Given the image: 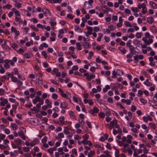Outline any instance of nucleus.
<instances>
[{"mask_svg":"<svg viewBox=\"0 0 157 157\" xmlns=\"http://www.w3.org/2000/svg\"><path fill=\"white\" fill-rule=\"evenodd\" d=\"M69 114L70 118L74 120H76L77 118L75 115L74 112L72 111H69Z\"/></svg>","mask_w":157,"mask_h":157,"instance_id":"16","label":"nucleus"},{"mask_svg":"<svg viewBox=\"0 0 157 157\" xmlns=\"http://www.w3.org/2000/svg\"><path fill=\"white\" fill-rule=\"evenodd\" d=\"M134 82L132 81H130L129 83L130 86L132 87L134 86L135 83H137L139 81V79L137 78H133Z\"/></svg>","mask_w":157,"mask_h":157,"instance_id":"12","label":"nucleus"},{"mask_svg":"<svg viewBox=\"0 0 157 157\" xmlns=\"http://www.w3.org/2000/svg\"><path fill=\"white\" fill-rule=\"evenodd\" d=\"M29 96H27V97H26L25 98H25H20V100H21V101L22 102V103H24L25 102V100H27V101H29Z\"/></svg>","mask_w":157,"mask_h":157,"instance_id":"43","label":"nucleus"},{"mask_svg":"<svg viewBox=\"0 0 157 157\" xmlns=\"http://www.w3.org/2000/svg\"><path fill=\"white\" fill-rule=\"evenodd\" d=\"M22 142H23V141L21 139H14V143L12 141L11 142V144L12 148L13 149L16 148L17 146H19L22 144Z\"/></svg>","mask_w":157,"mask_h":157,"instance_id":"2","label":"nucleus"},{"mask_svg":"<svg viewBox=\"0 0 157 157\" xmlns=\"http://www.w3.org/2000/svg\"><path fill=\"white\" fill-rule=\"evenodd\" d=\"M124 23L125 25L127 27H131L132 26L129 21H126L124 22Z\"/></svg>","mask_w":157,"mask_h":157,"instance_id":"56","label":"nucleus"},{"mask_svg":"<svg viewBox=\"0 0 157 157\" xmlns=\"http://www.w3.org/2000/svg\"><path fill=\"white\" fill-rule=\"evenodd\" d=\"M144 84L147 86H152L153 83L149 81V80L148 79H147L145 81L143 82Z\"/></svg>","mask_w":157,"mask_h":157,"instance_id":"17","label":"nucleus"},{"mask_svg":"<svg viewBox=\"0 0 157 157\" xmlns=\"http://www.w3.org/2000/svg\"><path fill=\"white\" fill-rule=\"evenodd\" d=\"M48 150V153H49L50 155L52 157H54V155H53V151H52V150L51 148H50L49 149H47Z\"/></svg>","mask_w":157,"mask_h":157,"instance_id":"35","label":"nucleus"},{"mask_svg":"<svg viewBox=\"0 0 157 157\" xmlns=\"http://www.w3.org/2000/svg\"><path fill=\"white\" fill-rule=\"evenodd\" d=\"M147 21L149 24H152L154 21L153 18L151 17H150L147 18Z\"/></svg>","mask_w":157,"mask_h":157,"instance_id":"37","label":"nucleus"},{"mask_svg":"<svg viewBox=\"0 0 157 157\" xmlns=\"http://www.w3.org/2000/svg\"><path fill=\"white\" fill-rule=\"evenodd\" d=\"M26 131V129L25 128L21 127L20 131L18 132V136L24 140H26L25 136V135Z\"/></svg>","mask_w":157,"mask_h":157,"instance_id":"5","label":"nucleus"},{"mask_svg":"<svg viewBox=\"0 0 157 157\" xmlns=\"http://www.w3.org/2000/svg\"><path fill=\"white\" fill-rule=\"evenodd\" d=\"M73 64L72 62L71 61H69L67 62V68L69 69L70 68V66Z\"/></svg>","mask_w":157,"mask_h":157,"instance_id":"61","label":"nucleus"},{"mask_svg":"<svg viewBox=\"0 0 157 157\" xmlns=\"http://www.w3.org/2000/svg\"><path fill=\"white\" fill-rule=\"evenodd\" d=\"M11 126L13 128V130H17L18 128L17 125L15 123H12L11 124Z\"/></svg>","mask_w":157,"mask_h":157,"instance_id":"40","label":"nucleus"},{"mask_svg":"<svg viewBox=\"0 0 157 157\" xmlns=\"http://www.w3.org/2000/svg\"><path fill=\"white\" fill-rule=\"evenodd\" d=\"M129 51L130 53L133 55H135L136 52V51L135 49V48L133 47L130 48H129Z\"/></svg>","mask_w":157,"mask_h":157,"instance_id":"36","label":"nucleus"},{"mask_svg":"<svg viewBox=\"0 0 157 157\" xmlns=\"http://www.w3.org/2000/svg\"><path fill=\"white\" fill-rule=\"evenodd\" d=\"M82 45L85 48H91V45L88 42H85L82 43Z\"/></svg>","mask_w":157,"mask_h":157,"instance_id":"20","label":"nucleus"},{"mask_svg":"<svg viewBox=\"0 0 157 157\" xmlns=\"http://www.w3.org/2000/svg\"><path fill=\"white\" fill-rule=\"evenodd\" d=\"M11 31L12 32L14 33L15 35L17 36H19L20 34V32L17 31L13 26H12L11 27Z\"/></svg>","mask_w":157,"mask_h":157,"instance_id":"19","label":"nucleus"},{"mask_svg":"<svg viewBox=\"0 0 157 157\" xmlns=\"http://www.w3.org/2000/svg\"><path fill=\"white\" fill-rule=\"evenodd\" d=\"M110 126H112L113 128H118L119 127V124L117 123V120L116 119L113 120L110 122Z\"/></svg>","mask_w":157,"mask_h":157,"instance_id":"8","label":"nucleus"},{"mask_svg":"<svg viewBox=\"0 0 157 157\" xmlns=\"http://www.w3.org/2000/svg\"><path fill=\"white\" fill-rule=\"evenodd\" d=\"M10 78L12 82H16L17 81L18 79L17 78L14 76L13 75H11V76H10Z\"/></svg>","mask_w":157,"mask_h":157,"instance_id":"34","label":"nucleus"},{"mask_svg":"<svg viewBox=\"0 0 157 157\" xmlns=\"http://www.w3.org/2000/svg\"><path fill=\"white\" fill-rule=\"evenodd\" d=\"M98 36L97 37V40L98 41H100L101 40V38L103 37V35L101 33H99L98 34Z\"/></svg>","mask_w":157,"mask_h":157,"instance_id":"33","label":"nucleus"},{"mask_svg":"<svg viewBox=\"0 0 157 157\" xmlns=\"http://www.w3.org/2000/svg\"><path fill=\"white\" fill-rule=\"evenodd\" d=\"M95 154V151H90L88 154V157H92Z\"/></svg>","mask_w":157,"mask_h":157,"instance_id":"46","label":"nucleus"},{"mask_svg":"<svg viewBox=\"0 0 157 157\" xmlns=\"http://www.w3.org/2000/svg\"><path fill=\"white\" fill-rule=\"evenodd\" d=\"M0 98L1 101L0 102V104L2 106H4L6 104L8 103V101L7 99L3 98Z\"/></svg>","mask_w":157,"mask_h":157,"instance_id":"13","label":"nucleus"},{"mask_svg":"<svg viewBox=\"0 0 157 157\" xmlns=\"http://www.w3.org/2000/svg\"><path fill=\"white\" fill-rule=\"evenodd\" d=\"M99 110L96 107H94L92 109L89 110V112L94 115L95 113H97L98 112Z\"/></svg>","mask_w":157,"mask_h":157,"instance_id":"10","label":"nucleus"},{"mask_svg":"<svg viewBox=\"0 0 157 157\" xmlns=\"http://www.w3.org/2000/svg\"><path fill=\"white\" fill-rule=\"evenodd\" d=\"M142 9V12L143 14H145L147 12V9L146 5L143 7Z\"/></svg>","mask_w":157,"mask_h":157,"instance_id":"48","label":"nucleus"},{"mask_svg":"<svg viewBox=\"0 0 157 157\" xmlns=\"http://www.w3.org/2000/svg\"><path fill=\"white\" fill-rule=\"evenodd\" d=\"M74 29L75 31H77L78 32L82 33V30L78 26L76 25L74 28Z\"/></svg>","mask_w":157,"mask_h":157,"instance_id":"30","label":"nucleus"},{"mask_svg":"<svg viewBox=\"0 0 157 157\" xmlns=\"http://www.w3.org/2000/svg\"><path fill=\"white\" fill-rule=\"evenodd\" d=\"M116 74L118 76H121L123 74V71L119 69H118L116 71Z\"/></svg>","mask_w":157,"mask_h":157,"instance_id":"47","label":"nucleus"},{"mask_svg":"<svg viewBox=\"0 0 157 157\" xmlns=\"http://www.w3.org/2000/svg\"><path fill=\"white\" fill-rule=\"evenodd\" d=\"M149 125L150 127L154 130H155L156 128V125L155 124L152 122L149 123Z\"/></svg>","mask_w":157,"mask_h":157,"instance_id":"44","label":"nucleus"},{"mask_svg":"<svg viewBox=\"0 0 157 157\" xmlns=\"http://www.w3.org/2000/svg\"><path fill=\"white\" fill-rule=\"evenodd\" d=\"M123 22L122 18L120 16L119 17V22L117 24V26L118 28L121 27L122 25Z\"/></svg>","mask_w":157,"mask_h":157,"instance_id":"21","label":"nucleus"},{"mask_svg":"<svg viewBox=\"0 0 157 157\" xmlns=\"http://www.w3.org/2000/svg\"><path fill=\"white\" fill-rule=\"evenodd\" d=\"M118 49L121 52L122 54H124L126 53V50L125 48L121 47H119L118 48Z\"/></svg>","mask_w":157,"mask_h":157,"instance_id":"24","label":"nucleus"},{"mask_svg":"<svg viewBox=\"0 0 157 157\" xmlns=\"http://www.w3.org/2000/svg\"><path fill=\"white\" fill-rule=\"evenodd\" d=\"M42 11L44 15L48 18L50 16V11L46 8H43Z\"/></svg>","mask_w":157,"mask_h":157,"instance_id":"9","label":"nucleus"},{"mask_svg":"<svg viewBox=\"0 0 157 157\" xmlns=\"http://www.w3.org/2000/svg\"><path fill=\"white\" fill-rule=\"evenodd\" d=\"M142 35V33L141 32H137L136 34V37L137 38H140Z\"/></svg>","mask_w":157,"mask_h":157,"instance_id":"45","label":"nucleus"},{"mask_svg":"<svg viewBox=\"0 0 157 157\" xmlns=\"http://www.w3.org/2000/svg\"><path fill=\"white\" fill-rule=\"evenodd\" d=\"M82 138L81 137L78 135L76 134L74 136V139L76 140H80Z\"/></svg>","mask_w":157,"mask_h":157,"instance_id":"55","label":"nucleus"},{"mask_svg":"<svg viewBox=\"0 0 157 157\" xmlns=\"http://www.w3.org/2000/svg\"><path fill=\"white\" fill-rule=\"evenodd\" d=\"M67 105V104L64 102H62L60 104V107L62 109H66Z\"/></svg>","mask_w":157,"mask_h":157,"instance_id":"28","label":"nucleus"},{"mask_svg":"<svg viewBox=\"0 0 157 157\" xmlns=\"http://www.w3.org/2000/svg\"><path fill=\"white\" fill-rule=\"evenodd\" d=\"M136 110V107L134 105H132L131 110L132 112H135Z\"/></svg>","mask_w":157,"mask_h":157,"instance_id":"63","label":"nucleus"},{"mask_svg":"<svg viewBox=\"0 0 157 157\" xmlns=\"http://www.w3.org/2000/svg\"><path fill=\"white\" fill-rule=\"evenodd\" d=\"M6 136V135L2 133L0 134V142H1L2 140L4 139Z\"/></svg>","mask_w":157,"mask_h":157,"instance_id":"59","label":"nucleus"},{"mask_svg":"<svg viewBox=\"0 0 157 157\" xmlns=\"http://www.w3.org/2000/svg\"><path fill=\"white\" fill-rule=\"evenodd\" d=\"M142 118L143 121L146 123H147L148 121H153V119L149 115L147 116H144Z\"/></svg>","mask_w":157,"mask_h":157,"instance_id":"11","label":"nucleus"},{"mask_svg":"<svg viewBox=\"0 0 157 157\" xmlns=\"http://www.w3.org/2000/svg\"><path fill=\"white\" fill-rule=\"evenodd\" d=\"M14 64V63L12 60L6 59L5 60V62L3 66L6 69H8L10 68V65L11 66H13Z\"/></svg>","mask_w":157,"mask_h":157,"instance_id":"3","label":"nucleus"},{"mask_svg":"<svg viewBox=\"0 0 157 157\" xmlns=\"http://www.w3.org/2000/svg\"><path fill=\"white\" fill-rule=\"evenodd\" d=\"M94 2L93 0H88L85 2L84 4V7L86 9H89L92 7V3Z\"/></svg>","mask_w":157,"mask_h":157,"instance_id":"6","label":"nucleus"},{"mask_svg":"<svg viewBox=\"0 0 157 157\" xmlns=\"http://www.w3.org/2000/svg\"><path fill=\"white\" fill-rule=\"evenodd\" d=\"M110 89V87L109 85H106L104 88L103 89V92L104 93L106 92L108 90Z\"/></svg>","mask_w":157,"mask_h":157,"instance_id":"41","label":"nucleus"},{"mask_svg":"<svg viewBox=\"0 0 157 157\" xmlns=\"http://www.w3.org/2000/svg\"><path fill=\"white\" fill-rule=\"evenodd\" d=\"M30 27L33 30H34V31L36 32H38L39 31V29H38L33 25H31L30 26Z\"/></svg>","mask_w":157,"mask_h":157,"instance_id":"60","label":"nucleus"},{"mask_svg":"<svg viewBox=\"0 0 157 157\" xmlns=\"http://www.w3.org/2000/svg\"><path fill=\"white\" fill-rule=\"evenodd\" d=\"M141 128L145 130L147 132H148V131L149 129V127H147L145 124H143L141 125Z\"/></svg>","mask_w":157,"mask_h":157,"instance_id":"39","label":"nucleus"},{"mask_svg":"<svg viewBox=\"0 0 157 157\" xmlns=\"http://www.w3.org/2000/svg\"><path fill=\"white\" fill-rule=\"evenodd\" d=\"M39 143V140L37 138H35L30 143V145L32 146H33L38 144Z\"/></svg>","mask_w":157,"mask_h":157,"instance_id":"18","label":"nucleus"},{"mask_svg":"<svg viewBox=\"0 0 157 157\" xmlns=\"http://www.w3.org/2000/svg\"><path fill=\"white\" fill-rule=\"evenodd\" d=\"M133 43L135 46H139L140 42L138 40L136 39H134L133 40Z\"/></svg>","mask_w":157,"mask_h":157,"instance_id":"26","label":"nucleus"},{"mask_svg":"<svg viewBox=\"0 0 157 157\" xmlns=\"http://www.w3.org/2000/svg\"><path fill=\"white\" fill-rule=\"evenodd\" d=\"M59 125H67L71 124V122L65 121V117L64 116H60L59 118Z\"/></svg>","mask_w":157,"mask_h":157,"instance_id":"4","label":"nucleus"},{"mask_svg":"<svg viewBox=\"0 0 157 157\" xmlns=\"http://www.w3.org/2000/svg\"><path fill=\"white\" fill-rule=\"evenodd\" d=\"M94 146L95 148H98L101 150H103L104 149V147H101L98 144H94Z\"/></svg>","mask_w":157,"mask_h":157,"instance_id":"32","label":"nucleus"},{"mask_svg":"<svg viewBox=\"0 0 157 157\" xmlns=\"http://www.w3.org/2000/svg\"><path fill=\"white\" fill-rule=\"evenodd\" d=\"M12 7V5L10 4H8L6 6H3V9H10Z\"/></svg>","mask_w":157,"mask_h":157,"instance_id":"50","label":"nucleus"},{"mask_svg":"<svg viewBox=\"0 0 157 157\" xmlns=\"http://www.w3.org/2000/svg\"><path fill=\"white\" fill-rule=\"evenodd\" d=\"M82 144L84 145H88L90 146H91L92 145V144L90 140H82Z\"/></svg>","mask_w":157,"mask_h":157,"instance_id":"23","label":"nucleus"},{"mask_svg":"<svg viewBox=\"0 0 157 157\" xmlns=\"http://www.w3.org/2000/svg\"><path fill=\"white\" fill-rule=\"evenodd\" d=\"M45 102L47 104L48 106L49 107V108H51L52 107V103L50 101L49 99H46L45 100Z\"/></svg>","mask_w":157,"mask_h":157,"instance_id":"25","label":"nucleus"},{"mask_svg":"<svg viewBox=\"0 0 157 157\" xmlns=\"http://www.w3.org/2000/svg\"><path fill=\"white\" fill-rule=\"evenodd\" d=\"M11 45L12 48H14V49H17L18 48L17 45L15 43H13L11 44Z\"/></svg>","mask_w":157,"mask_h":157,"instance_id":"51","label":"nucleus"},{"mask_svg":"<svg viewBox=\"0 0 157 157\" xmlns=\"http://www.w3.org/2000/svg\"><path fill=\"white\" fill-rule=\"evenodd\" d=\"M131 10L134 13H137L138 12V10L137 7H132Z\"/></svg>","mask_w":157,"mask_h":157,"instance_id":"52","label":"nucleus"},{"mask_svg":"<svg viewBox=\"0 0 157 157\" xmlns=\"http://www.w3.org/2000/svg\"><path fill=\"white\" fill-rule=\"evenodd\" d=\"M127 139L126 140L128 144H131L132 142L131 140L132 138V137L130 135H128L127 136Z\"/></svg>","mask_w":157,"mask_h":157,"instance_id":"29","label":"nucleus"},{"mask_svg":"<svg viewBox=\"0 0 157 157\" xmlns=\"http://www.w3.org/2000/svg\"><path fill=\"white\" fill-rule=\"evenodd\" d=\"M152 86H150V87L149 88V90L151 91H154L156 87L155 85L154 84H152Z\"/></svg>","mask_w":157,"mask_h":157,"instance_id":"49","label":"nucleus"},{"mask_svg":"<svg viewBox=\"0 0 157 157\" xmlns=\"http://www.w3.org/2000/svg\"><path fill=\"white\" fill-rule=\"evenodd\" d=\"M145 36L142 38V40L146 45H149L153 42V40L150 38V34L149 33H146Z\"/></svg>","mask_w":157,"mask_h":157,"instance_id":"1","label":"nucleus"},{"mask_svg":"<svg viewBox=\"0 0 157 157\" xmlns=\"http://www.w3.org/2000/svg\"><path fill=\"white\" fill-rule=\"evenodd\" d=\"M95 77V75L93 74H90L89 75V76L88 77H86L87 79L89 80H91L92 78H94Z\"/></svg>","mask_w":157,"mask_h":157,"instance_id":"42","label":"nucleus"},{"mask_svg":"<svg viewBox=\"0 0 157 157\" xmlns=\"http://www.w3.org/2000/svg\"><path fill=\"white\" fill-rule=\"evenodd\" d=\"M149 5L153 9H157V5L154 2L150 1L149 2Z\"/></svg>","mask_w":157,"mask_h":157,"instance_id":"22","label":"nucleus"},{"mask_svg":"<svg viewBox=\"0 0 157 157\" xmlns=\"http://www.w3.org/2000/svg\"><path fill=\"white\" fill-rule=\"evenodd\" d=\"M64 135L63 133H60L58 134L57 136L56 137V139L59 141L61 142L62 139L64 138Z\"/></svg>","mask_w":157,"mask_h":157,"instance_id":"15","label":"nucleus"},{"mask_svg":"<svg viewBox=\"0 0 157 157\" xmlns=\"http://www.w3.org/2000/svg\"><path fill=\"white\" fill-rule=\"evenodd\" d=\"M145 5H146L144 3H139L138 4V5L137 7L138 8L140 9L141 8H142L143 7H144V6H145Z\"/></svg>","mask_w":157,"mask_h":157,"instance_id":"53","label":"nucleus"},{"mask_svg":"<svg viewBox=\"0 0 157 157\" xmlns=\"http://www.w3.org/2000/svg\"><path fill=\"white\" fill-rule=\"evenodd\" d=\"M14 6L15 7L17 8L18 9H19L21 7V4L18 2H16L14 4Z\"/></svg>","mask_w":157,"mask_h":157,"instance_id":"58","label":"nucleus"},{"mask_svg":"<svg viewBox=\"0 0 157 157\" xmlns=\"http://www.w3.org/2000/svg\"><path fill=\"white\" fill-rule=\"evenodd\" d=\"M37 121V120L36 119L33 118H31L30 120V123L32 124H35Z\"/></svg>","mask_w":157,"mask_h":157,"instance_id":"38","label":"nucleus"},{"mask_svg":"<svg viewBox=\"0 0 157 157\" xmlns=\"http://www.w3.org/2000/svg\"><path fill=\"white\" fill-rule=\"evenodd\" d=\"M41 55L44 56V58L46 59L48 57L46 52L45 51H43L41 52Z\"/></svg>","mask_w":157,"mask_h":157,"instance_id":"57","label":"nucleus"},{"mask_svg":"<svg viewBox=\"0 0 157 157\" xmlns=\"http://www.w3.org/2000/svg\"><path fill=\"white\" fill-rule=\"evenodd\" d=\"M48 138V137L46 136H44L41 140V142L42 144L46 143Z\"/></svg>","mask_w":157,"mask_h":157,"instance_id":"54","label":"nucleus"},{"mask_svg":"<svg viewBox=\"0 0 157 157\" xmlns=\"http://www.w3.org/2000/svg\"><path fill=\"white\" fill-rule=\"evenodd\" d=\"M39 102V104H42V102H44L43 99H41L40 96H36L35 98L32 100V102L34 104H36L37 102Z\"/></svg>","mask_w":157,"mask_h":157,"instance_id":"7","label":"nucleus"},{"mask_svg":"<svg viewBox=\"0 0 157 157\" xmlns=\"http://www.w3.org/2000/svg\"><path fill=\"white\" fill-rule=\"evenodd\" d=\"M140 101L144 105L146 104L147 102V101L143 98H140Z\"/></svg>","mask_w":157,"mask_h":157,"instance_id":"62","label":"nucleus"},{"mask_svg":"<svg viewBox=\"0 0 157 157\" xmlns=\"http://www.w3.org/2000/svg\"><path fill=\"white\" fill-rule=\"evenodd\" d=\"M24 56L26 59H29L31 57V55L28 53H25Z\"/></svg>","mask_w":157,"mask_h":157,"instance_id":"64","label":"nucleus"},{"mask_svg":"<svg viewBox=\"0 0 157 157\" xmlns=\"http://www.w3.org/2000/svg\"><path fill=\"white\" fill-rule=\"evenodd\" d=\"M15 20L16 22H18L20 24L22 23L23 22L22 20L20 17L16 16L15 18Z\"/></svg>","mask_w":157,"mask_h":157,"instance_id":"31","label":"nucleus"},{"mask_svg":"<svg viewBox=\"0 0 157 157\" xmlns=\"http://www.w3.org/2000/svg\"><path fill=\"white\" fill-rule=\"evenodd\" d=\"M75 44L76 46V49L77 50H82V47L79 42H76Z\"/></svg>","mask_w":157,"mask_h":157,"instance_id":"27","label":"nucleus"},{"mask_svg":"<svg viewBox=\"0 0 157 157\" xmlns=\"http://www.w3.org/2000/svg\"><path fill=\"white\" fill-rule=\"evenodd\" d=\"M136 151V150H134V152L133 154V156L136 157L138 156V155L142 153L143 152V150L141 149V148H139Z\"/></svg>","mask_w":157,"mask_h":157,"instance_id":"14","label":"nucleus"}]
</instances>
